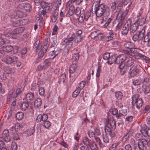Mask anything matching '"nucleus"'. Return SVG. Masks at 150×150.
<instances>
[{
	"label": "nucleus",
	"mask_w": 150,
	"mask_h": 150,
	"mask_svg": "<svg viewBox=\"0 0 150 150\" xmlns=\"http://www.w3.org/2000/svg\"><path fill=\"white\" fill-rule=\"evenodd\" d=\"M82 38V37L81 36L76 35L75 33H73L69 38L65 39L63 44L66 45L67 52H68L69 49L72 47L73 43L72 41V40H73L75 43H78L81 41Z\"/></svg>",
	"instance_id": "f257e3e1"
},
{
	"label": "nucleus",
	"mask_w": 150,
	"mask_h": 150,
	"mask_svg": "<svg viewBox=\"0 0 150 150\" xmlns=\"http://www.w3.org/2000/svg\"><path fill=\"white\" fill-rule=\"evenodd\" d=\"M132 105H135L137 109H139L142 106L143 101L141 98L139 97L138 94H136L132 96Z\"/></svg>",
	"instance_id": "f03ea898"
},
{
	"label": "nucleus",
	"mask_w": 150,
	"mask_h": 150,
	"mask_svg": "<svg viewBox=\"0 0 150 150\" xmlns=\"http://www.w3.org/2000/svg\"><path fill=\"white\" fill-rule=\"evenodd\" d=\"M146 120L147 123L150 125V116L147 117ZM141 127L140 131L142 135L145 137L148 136L150 137V129L147 128L146 125L145 124L141 125Z\"/></svg>",
	"instance_id": "7ed1b4c3"
},
{
	"label": "nucleus",
	"mask_w": 150,
	"mask_h": 150,
	"mask_svg": "<svg viewBox=\"0 0 150 150\" xmlns=\"http://www.w3.org/2000/svg\"><path fill=\"white\" fill-rule=\"evenodd\" d=\"M106 8L105 5L103 4H101L96 7L95 10L96 16L99 17L102 16L105 12Z\"/></svg>",
	"instance_id": "20e7f679"
},
{
	"label": "nucleus",
	"mask_w": 150,
	"mask_h": 150,
	"mask_svg": "<svg viewBox=\"0 0 150 150\" xmlns=\"http://www.w3.org/2000/svg\"><path fill=\"white\" fill-rule=\"evenodd\" d=\"M145 30L144 27L140 31L138 32L132 37V40L134 41L141 40L145 35Z\"/></svg>",
	"instance_id": "39448f33"
},
{
	"label": "nucleus",
	"mask_w": 150,
	"mask_h": 150,
	"mask_svg": "<svg viewBox=\"0 0 150 150\" xmlns=\"http://www.w3.org/2000/svg\"><path fill=\"white\" fill-rule=\"evenodd\" d=\"M18 59V57L16 56L7 55L2 61L7 64H11L17 61Z\"/></svg>",
	"instance_id": "423d86ee"
},
{
	"label": "nucleus",
	"mask_w": 150,
	"mask_h": 150,
	"mask_svg": "<svg viewBox=\"0 0 150 150\" xmlns=\"http://www.w3.org/2000/svg\"><path fill=\"white\" fill-rule=\"evenodd\" d=\"M131 20L129 19L128 21L123 27L121 31V33L122 35H126L127 34L129 27L131 25Z\"/></svg>",
	"instance_id": "0eeeda50"
},
{
	"label": "nucleus",
	"mask_w": 150,
	"mask_h": 150,
	"mask_svg": "<svg viewBox=\"0 0 150 150\" xmlns=\"http://www.w3.org/2000/svg\"><path fill=\"white\" fill-rule=\"evenodd\" d=\"M91 15V13L89 11L87 12L86 13H81L78 18V21L79 22L82 23L84 20L87 21Z\"/></svg>",
	"instance_id": "6e6552de"
},
{
	"label": "nucleus",
	"mask_w": 150,
	"mask_h": 150,
	"mask_svg": "<svg viewBox=\"0 0 150 150\" xmlns=\"http://www.w3.org/2000/svg\"><path fill=\"white\" fill-rule=\"evenodd\" d=\"M139 72V70L137 67L134 65L129 69V73L130 77H133L136 76Z\"/></svg>",
	"instance_id": "1a4fd4ad"
},
{
	"label": "nucleus",
	"mask_w": 150,
	"mask_h": 150,
	"mask_svg": "<svg viewBox=\"0 0 150 150\" xmlns=\"http://www.w3.org/2000/svg\"><path fill=\"white\" fill-rule=\"evenodd\" d=\"M126 54H119L117 57L116 56V63L120 64L122 63L126 60Z\"/></svg>",
	"instance_id": "9d476101"
},
{
	"label": "nucleus",
	"mask_w": 150,
	"mask_h": 150,
	"mask_svg": "<svg viewBox=\"0 0 150 150\" xmlns=\"http://www.w3.org/2000/svg\"><path fill=\"white\" fill-rule=\"evenodd\" d=\"M1 137L6 142H8L10 140V138L9 136L8 130H4Z\"/></svg>",
	"instance_id": "9b49d317"
},
{
	"label": "nucleus",
	"mask_w": 150,
	"mask_h": 150,
	"mask_svg": "<svg viewBox=\"0 0 150 150\" xmlns=\"http://www.w3.org/2000/svg\"><path fill=\"white\" fill-rule=\"evenodd\" d=\"M139 49L137 48L133 47V46L130 49V51H129L127 50H124V53L125 54L130 55H135L137 52H138Z\"/></svg>",
	"instance_id": "f8f14e48"
},
{
	"label": "nucleus",
	"mask_w": 150,
	"mask_h": 150,
	"mask_svg": "<svg viewBox=\"0 0 150 150\" xmlns=\"http://www.w3.org/2000/svg\"><path fill=\"white\" fill-rule=\"evenodd\" d=\"M4 50L6 52H11L12 50H14V53H17L18 52V48L16 47L14 48L13 47L10 45H8L6 47H3Z\"/></svg>",
	"instance_id": "ddd939ff"
},
{
	"label": "nucleus",
	"mask_w": 150,
	"mask_h": 150,
	"mask_svg": "<svg viewBox=\"0 0 150 150\" xmlns=\"http://www.w3.org/2000/svg\"><path fill=\"white\" fill-rule=\"evenodd\" d=\"M137 91L138 92L141 93L143 92L145 94H147L150 91V87L148 86H144L143 85L141 88L138 89Z\"/></svg>",
	"instance_id": "4468645a"
},
{
	"label": "nucleus",
	"mask_w": 150,
	"mask_h": 150,
	"mask_svg": "<svg viewBox=\"0 0 150 150\" xmlns=\"http://www.w3.org/2000/svg\"><path fill=\"white\" fill-rule=\"evenodd\" d=\"M148 145V142L145 139H142L138 142V145L137 146L139 147L140 149L141 147H146Z\"/></svg>",
	"instance_id": "2eb2a0df"
},
{
	"label": "nucleus",
	"mask_w": 150,
	"mask_h": 150,
	"mask_svg": "<svg viewBox=\"0 0 150 150\" xmlns=\"http://www.w3.org/2000/svg\"><path fill=\"white\" fill-rule=\"evenodd\" d=\"M47 47L46 45H44L43 47L41 46L39 52L38 54L40 57H38V59L42 57L45 54L46 52Z\"/></svg>",
	"instance_id": "dca6fc26"
},
{
	"label": "nucleus",
	"mask_w": 150,
	"mask_h": 150,
	"mask_svg": "<svg viewBox=\"0 0 150 150\" xmlns=\"http://www.w3.org/2000/svg\"><path fill=\"white\" fill-rule=\"evenodd\" d=\"M116 56L115 55H112L110 57L107 62L108 64L111 65L113 63H116Z\"/></svg>",
	"instance_id": "f3484780"
},
{
	"label": "nucleus",
	"mask_w": 150,
	"mask_h": 150,
	"mask_svg": "<svg viewBox=\"0 0 150 150\" xmlns=\"http://www.w3.org/2000/svg\"><path fill=\"white\" fill-rule=\"evenodd\" d=\"M132 132L131 131H129L126 133L125 134L122 138L123 142H125L129 137L132 135Z\"/></svg>",
	"instance_id": "a211bd4d"
},
{
	"label": "nucleus",
	"mask_w": 150,
	"mask_h": 150,
	"mask_svg": "<svg viewBox=\"0 0 150 150\" xmlns=\"http://www.w3.org/2000/svg\"><path fill=\"white\" fill-rule=\"evenodd\" d=\"M83 0H69L67 4V7L68 8L69 7L70 4H72L74 2L75 3L76 5H79L83 1Z\"/></svg>",
	"instance_id": "6ab92c4d"
},
{
	"label": "nucleus",
	"mask_w": 150,
	"mask_h": 150,
	"mask_svg": "<svg viewBox=\"0 0 150 150\" xmlns=\"http://www.w3.org/2000/svg\"><path fill=\"white\" fill-rule=\"evenodd\" d=\"M21 6L22 8H23L27 11H30L31 10V6L30 4H21L19 6L20 7V6Z\"/></svg>",
	"instance_id": "aec40b11"
},
{
	"label": "nucleus",
	"mask_w": 150,
	"mask_h": 150,
	"mask_svg": "<svg viewBox=\"0 0 150 150\" xmlns=\"http://www.w3.org/2000/svg\"><path fill=\"white\" fill-rule=\"evenodd\" d=\"M77 66L76 64H72L69 68V73L70 74H73L77 69Z\"/></svg>",
	"instance_id": "412c9836"
},
{
	"label": "nucleus",
	"mask_w": 150,
	"mask_h": 150,
	"mask_svg": "<svg viewBox=\"0 0 150 150\" xmlns=\"http://www.w3.org/2000/svg\"><path fill=\"white\" fill-rule=\"evenodd\" d=\"M18 34H19V33H18V30L17 28H16L14 29L11 33H8V35H10L9 36V37L10 38H16V37H15L14 36V35Z\"/></svg>",
	"instance_id": "4be33fe9"
},
{
	"label": "nucleus",
	"mask_w": 150,
	"mask_h": 150,
	"mask_svg": "<svg viewBox=\"0 0 150 150\" xmlns=\"http://www.w3.org/2000/svg\"><path fill=\"white\" fill-rule=\"evenodd\" d=\"M138 27V24L134 23L130 27V32L134 33L137 30Z\"/></svg>",
	"instance_id": "5701e85b"
},
{
	"label": "nucleus",
	"mask_w": 150,
	"mask_h": 150,
	"mask_svg": "<svg viewBox=\"0 0 150 150\" xmlns=\"http://www.w3.org/2000/svg\"><path fill=\"white\" fill-rule=\"evenodd\" d=\"M41 99L40 98H37L35 101L34 105L36 107L39 108L41 106Z\"/></svg>",
	"instance_id": "b1692460"
},
{
	"label": "nucleus",
	"mask_w": 150,
	"mask_h": 150,
	"mask_svg": "<svg viewBox=\"0 0 150 150\" xmlns=\"http://www.w3.org/2000/svg\"><path fill=\"white\" fill-rule=\"evenodd\" d=\"M4 71L7 74L10 73H14L15 72V70L13 68H10L8 67H6L4 69Z\"/></svg>",
	"instance_id": "393cba45"
},
{
	"label": "nucleus",
	"mask_w": 150,
	"mask_h": 150,
	"mask_svg": "<svg viewBox=\"0 0 150 150\" xmlns=\"http://www.w3.org/2000/svg\"><path fill=\"white\" fill-rule=\"evenodd\" d=\"M28 106V104L27 102H24L21 105V109L22 110L24 111L27 109Z\"/></svg>",
	"instance_id": "a878e982"
},
{
	"label": "nucleus",
	"mask_w": 150,
	"mask_h": 150,
	"mask_svg": "<svg viewBox=\"0 0 150 150\" xmlns=\"http://www.w3.org/2000/svg\"><path fill=\"white\" fill-rule=\"evenodd\" d=\"M143 82L142 79H137L132 80V83L134 86H137Z\"/></svg>",
	"instance_id": "bb28decb"
},
{
	"label": "nucleus",
	"mask_w": 150,
	"mask_h": 150,
	"mask_svg": "<svg viewBox=\"0 0 150 150\" xmlns=\"http://www.w3.org/2000/svg\"><path fill=\"white\" fill-rule=\"evenodd\" d=\"M83 141L84 144L87 147L90 145L91 143L87 137H85L83 139Z\"/></svg>",
	"instance_id": "cd10ccee"
},
{
	"label": "nucleus",
	"mask_w": 150,
	"mask_h": 150,
	"mask_svg": "<svg viewBox=\"0 0 150 150\" xmlns=\"http://www.w3.org/2000/svg\"><path fill=\"white\" fill-rule=\"evenodd\" d=\"M123 93L120 91H117L115 92V96L118 100L121 99L123 97Z\"/></svg>",
	"instance_id": "c85d7f7f"
},
{
	"label": "nucleus",
	"mask_w": 150,
	"mask_h": 150,
	"mask_svg": "<svg viewBox=\"0 0 150 150\" xmlns=\"http://www.w3.org/2000/svg\"><path fill=\"white\" fill-rule=\"evenodd\" d=\"M25 98L27 101L32 100L33 98V94L31 93H28L26 94Z\"/></svg>",
	"instance_id": "c756f323"
},
{
	"label": "nucleus",
	"mask_w": 150,
	"mask_h": 150,
	"mask_svg": "<svg viewBox=\"0 0 150 150\" xmlns=\"http://www.w3.org/2000/svg\"><path fill=\"white\" fill-rule=\"evenodd\" d=\"M24 113L22 112H18L16 115V118L18 120H21L24 116Z\"/></svg>",
	"instance_id": "7c9ffc66"
},
{
	"label": "nucleus",
	"mask_w": 150,
	"mask_h": 150,
	"mask_svg": "<svg viewBox=\"0 0 150 150\" xmlns=\"http://www.w3.org/2000/svg\"><path fill=\"white\" fill-rule=\"evenodd\" d=\"M69 8V13L70 14L72 15L75 11V7L74 5L72 4H70V5L69 7H68L67 8Z\"/></svg>",
	"instance_id": "2f4dec72"
},
{
	"label": "nucleus",
	"mask_w": 150,
	"mask_h": 150,
	"mask_svg": "<svg viewBox=\"0 0 150 150\" xmlns=\"http://www.w3.org/2000/svg\"><path fill=\"white\" fill-rule=\"evenodd\" d=\"M34 132V129L33 127L30 128L29 129H27L26 131V133L28 136H30Z\"/></svg>",
	"instance_id": "473e14b6"
},
{
	"label": "nucleus",
	"mask_w": 150,
	"mask_h": 150,
	"mask_svg": "<svg viewBox=\"0 0 150 150\" xmlns=\"http://www.w3.org/2000/svg\"><path fill=\"white\" fill-rule=\"evenodd\" d=\"M44 64L43 65L46 69L50 65L51 60L49 59H46L44 61Z\"/></svg>",
	"instance_id": "72a5a7b5"
},
{
	"label": "nucleus",
	"mask_w": 150,
	"mask_h": 150,
	"mask_svg": "<svg viewBox=\"0 0 150 150\" xmlns=\"http://www.w3.org/2000/svg\"><path fill=\"white\" fill-rule=\"evenodd\" d=\"M88 147L92 150H97L98 149L97 145L96 143L93 142L92 143H91L90 145Z\"/></svg>",
	"instance_id": "f704fd0d"
},
{
	"label": "nucleus",
	"mask_w": 150,
	"mask_h": 150,
	"mask_svg": "<svg viewBox=\"0 0 150 150\" xmlns=\"http://www.w3.org/2000/svg\"><path fill=\"white\" fill-rule=\"evenodd\" d=\"M143 38L145 42H149L150 40V32H148L146 35L144 36Z\"/></svg>",
	"instance_id": "c9c22d12"
},
{
	"label": "nucleus",
	"mask_w": 150,
	"mask_h": 150,
	"mask_svg": "<svg viewBox=\"0 0 150 150\" xmlns=\"http://www.w3.org/2000/svg\"><path fill=\"white\" fill-rule=\"evenodd\" d=\"M79 54L78 53H75L73 54L72 56V60L73 61H76L79 59Z\"/></svg>",
	"instance_id": "e433bc0d"
},
{
	"label": "nucleus",
	"mask_w": 150,
	"mask_h": 150,
	"mask_svg": "<svg viewBox=\"0 0 150 150\" xmlns=\"http://www.w3.org/2000/svg\"><path fill=\"white\" fill-rule=\"evenodd\" d=\"M124 46L125 48L130 49L133 46L131 42H125L124 43Z\"/></svg>",
	"instance_id": "4c0bfd02"
},
{
	"label": "nucleus",
	"mask_w": 150,
	"mask_h": 150,
	"mask_svg": "<svg viewBox=\"0 0 150 150\" xmlns=\"http://www.w3.org/2000/svg\"><path fill=\"white\" fill-rule=\"evenodd\" d=\"M81 91V90H80V89H79L78 88H76V89L72 93V96L74 98L77 97L79 93Z\"/></svg>",
	"instance_id": "58836bf2"
},
{
	"label": "nucleus",
	"mask_w": 150,
	"mask_h": 150,
	"mask_svg": "<svg viewBox=\"0 0 150 150\" xmlns=\"http://www.w3.org/2000/svg\"><path fill=\"white\" fill-rule=\"evenodd\" d=\"M119 68L121 70L120 71V74L122 75H123L125 73H126L127 70L126 68L124 67V65L122 66L121 65L119 66Z\"/></svg>",
	"instance_id": "ea45409f"
},
{
	"label": "nucleus",
	"mask_w": 150,
	"mask_h": 150,
	"mask_svg": "<svg viewBox=\"0 0 150 150\" xmlns=\"http://www.w3.org/2000/svg\"><path fill=\"white\" fill-rule=\"evenodd\" d=\"M58 13L55 12L51 18V20L52 22H55L57 20Z\"/></svg>",
	"instance_id": "a19ab883"
},
{
	"label": "nucleus",
	"mask_w": 150,
	"mask_h": 150,
	"mask_svg": "<svg viewBox=\"0 0 150 150\" xmlns=\"http://www.w3.org/2000/svg\"><path fill=\"white\" fill-rule=\"evenodd\" d=\"M22 92L21 89L20 88H18L17 89L16 91L15 94L13 96V98H16L19 94L21 93Z\"/></svg>",
	"instance_id": "79ce46f5"
},
{
	"label": "nucleus",
	"mask_w": 150,
	"mask_h": 150,
	"mask_svg": "<svg viewBox=\"0 0 150 150\" xmlns=\"http://www.w3.org/2000/svg\"><path fill=\"white\" fill-rule=\"evenodd\" d=\"M35 3L36 5L42 6L43 4L45 3V2L42 0H35Z\"/></svg>",
	"instance_id": "37998d69"
},
{
	"label": "nucleus",
	"mask_w": 150,
	"mask_h": 150,
	"mask_svg": "<svg viewBox=\"0 0 150 150\" xmlns=\"http://www.w3.org/2000/svg\"><path fill=\"white\" fill-rule=\"evenodd\" d=\"M77 77L76 74H70L69 75V78L70 79V81L71 82L74 81Z\"/></svg>",
	"instance_id": "c03bdc74"
},
{
	"label": "nucleus",
	"mask_w": 150,
	"mask_h": 150,
	"mask_svg": "<svg viewBox=\"0 0 150 150\" xmlns=\"http://www.w3.org/2000/svg\"><path fill=\"white\" fill-rule=\"evenodd\" d=\"M86 82L85 81H82L79 83L78 87L79 89H80V90L82 89L85 86Z\"/></svg>",
	"instance_id": "a18cd8bd"
},
{
	"label": "nucleus",
	"mask_w": 150,
	"mask_h": 150,
	"mask_svg": "<svg viewBox=\"0 0 150 150\" xmlns=\"http://www.w3.org/2000/svg\"><path fill=\"white\" fill-rule=\"evenodd\" d=\"M108 126L110 127L112 129H115V122L114 120L110 122L108 124Z\"/></svg>",
	"instance_id": "49530a36"
},
{
	"label": "nucleus",
	"mask_w": 150,
	"mask_h": 150,
	"mask_svg": "<svg viewBox=\"0 0 150 150\" xmlns=\"http://www.w3.org/2000/svg\"><path fill=\"white\" fill-rule=\"evenodd\" d=\"M20 22V25H25L28 23V20L27 19H22L19 20Z\"/></svg>",
	"instance_id": "de8ad7c7"
},
{
	"label": "nucleus",
	"mask_w": 150,
	"mask_h": 150,
	"mask_svg": "<svg viewBox=\"0 0 150 150\" xmlns=\"http://www.w3.org/2000/svg\"><path fill=\"white\" fill-rule=\"evenodd\" d=\"M134 62L133 60L131 59H129L128 60L126 63V65L127 67H129L131 66L133 64Z\"/></svg>",
	"instance_id": "09e8293b"
},
{
	"label": "nucleus",
	"mask_w": 150,
	"mask_h": 150,
	"mask_svg": "<svg viewBox=\"0 0 150 150\" xmlns=\"http://www.w3.org/2000/svg\"><path fill=\"white\" fill-rule=\"evenodd\" d=\"M133 119V117L132 115H128L126 117L125 121L128 122H131Z\"/></svg>",
	"instance_id": "8fccbe9b"
},
{
	"label": "nucleus",
	"mask_w": 150,
	"mask_h": 150,
	"mask_svg": "<svg viewBox=\"0 0 150 150\" xmlns=\"http://www.w3.org/2000/svg\"><path fill=\"white\" fill-rule=\"evenodd\" d=\"M112 19L110 18H109L108 19L106 23L108 24V25L110 27H112L114 25L113 22H111Z\"/></svg>",
	"instance_id": "3c124183"
},
{
	"label": "nucleus",
	"mask_w": 150,
	"mask_h": 150,
	"mask_svg": "<svg viewBox=\"0 0 150 150\" xmlns=\"http://www.w3.org/2000/svg\"><path fill=\"white\" fill-rule=\"evenodd\" d=\"M110 53L106 52L104 53L103 55V58L105 60H108V59L110 57Z\"/></svg>",
	"instance_id": "603ef678"
},
{
	"label": "nucleus",
	"mask_w": 150,
	"mask_h": 150,
	"mask_svg": "<svg viewBox=\"0 0 150 150\" xmlns=\"http://www.w3.org/2000/svg\"><path fill=\"white\" fill-rule=\"evenodd\" d=\"M135 58L137 59H139L142 58H143L144 56L143 54L139 53H137L134 56Z\"/></svg>",
	"instance_id": "864d4df0"
},
{
	"label": "nucleus",
	"mask_w": 150,
	"mask_h": 150,
	"mask_svg": "<svg viewBox=\"0 0 150 150\" xmlns=\"http://www.w3.org/2000/svg\"><path fill=\"white\" fill-rule=\"evenodd\" d=\"M46 13V10L44 9L42 10L41 13V17L42 18H45L47 17Z\"/></svg>",
	"instance_id": "5fc2aeb1"
},
{
	"label": "nucleus",
	"mask_w": 150,
	"mask_h": 150,
	"mask_svg": "<svg viewBox=\"0 0 150 150\" xmlns=\"http://www.w3.org/2000/svg\"><path fill=\"white\" fill-rule=\"evenodd\" d=\"M103 142L105 143H109V138L108 136L106 135H103Z\"/></svg>",
	"instance_id": "6e6d98bb"
},
{
	"label": "nucleus",
	"mask_w": 150,
	"mask_h": 150,
	"mask_svg": "<svg viewBox=\"0 0 150 150\" xmlns=\"http://www.w3.org/2000/svg\"><path fill=\"white\" fill-rule=\"evenodd\" d=\"M44 122V126L46 128H48L50 126L51 124L49 121L46 120Z\"/></svg>",
	"instance_id": "4d7b16f0"
},
{
	"label": "nucleus",
	"mask_w": 150,
	"mask_h": 150,
	"mask_svg": "<svg viewBox=\"0 0 150 150\" xmlns=\"http://www.w3.org/2000/svg\"><path fill=\"white\" fill-rule=\"evenodd\" d=\"M142 137V135L140 133H138L135 135V138L137 140H140Z\"/></svg>",
	"instance_id": "13d9d810"
},
{
	"label": "nucleus",
	"mask_w": 150,
	"mask_h": 150,
	"mask_svg": "<svg viewBox=\"0 0 150 150\" xmlns=\"http://www.w3.org/2000/svg\"><path fill=\"white\" fill-rule=\"evenodd\" d=\"M45 92V90L43 88L40 87L39 88V94L40 95H43L44 94Z\"/></svg>",
	"instance_id": "bf43d9fd"
},
{
	"label": "nucleus",
	"mask_w": 150,
	"mask_h": 150,
	"mask_svg": "<svg viewBox=\"0 0 150 150\" xmlns=\"http://www.w3.org/2000/svg\"><path fill=\"white\" fill-rule=\"evenodd\" d=\"M88 134L90 138L95 137V133L92 130H90L88 131Z\"/></svg>",
	"instance_id": "052dcab7"
},
{
	"label": "nucleus",
	"mask_w": 150,
	"mask_h": 150,
	"mask_svg": "<svg viewBox=\"0 0 150 150\" xmlns=\"http://www.w3.org/2000/svg\"><path fill=\"white\" fill-rule=\"evenodd\" d=\"M11 148L12 150H17V146L15 142H13L11 144Z\"/></svg>",
	"instance_id": "680f3d73"
},
{
	"label": "nucleus",
	"mask_w": 150,
	"mask_h": 150,
	"mask_svg": "<svg viewBox=\"0 0 150 150\" xmlns=\"http://www.w3.org/2000/svg\"><path fill=\"white\" fill-rule=\"evenodd\" d=\"M150 108V106L148 105H146L142 111V113L145 114L148 112Z\"/></svg>",
	"instance_id": "e2e57ef3"
},
{
	"label": "nucleus",
	"mask_w": 150,
	"mask_h": 150,
	"mask_svg": "<svg viewBox=\"0 0 150 150\" xmlns=\"http://www.w3.org/2000/svg\"><path fill=\"white\" fill-rule=\"evenodd\" d=\"M48 116L46 114H43L42 115V121H45L47 120L48 119Z\"/></svg>",
	"instance_id": "0e129e2a"
},
{
	"label": "nucleus",
	"mask_w": 150,
	"mask_h": 150,
	"mask_svg": "<svg viewBox=\"0 0 150 150\" xmlns=\"http://www.w3.org/2000/svg\"><path fill=\"white\" fill-rule=\"evenodd\" d=\"M48 5V4L47 3H46L45 2V3L43 4L42 5V6H41L42 8H45V10H49L50 8V6Z\"/></svg>",
	"instance_id": "69168bd1"
},
{
	"label": "nucleus",
	"mask_w": 150,
	"mask_h": 150,
	"mask_svg": "<svg viewBox=\"0 0 150 150\" xmlns=\"http://www.w3.org/2000/svg\"><path fill=\"white\" fill-rule=\"evenodd\" d=\"M97 38L99 40H101L104 37V35L102 33H99V31L98 32V33L96 34Z\"/></svg>",
	"instance_id": "338daca9"
},
{
	"label": "nucleus",
	"mask_w": 150,
	"mask_h": 150,
	"mask_svg": "<svg viewBox=\"0 0 150 150\" xmlns=\"http://www.w3.org/2000/svg\"><path fill=\"white\" fill-rule=\"evenodd\" d=\"M111 8L112 11L115 10L116 7V3L115 2H113L111 4Z\"/></svg>",
	"instance_id": "774afa93"
}]
</instances>
